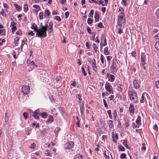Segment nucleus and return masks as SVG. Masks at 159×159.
I'll return each mask as SVG.
<instances>
[{
  "instance_id": "obj_1",
  "label": "nucleus",
  "mask_w": 159,
  "mask_h": 159,
  "mask_svg": "<svg viewBox=\"0 0 159 159\" xmlns=\"http://www.w3.org/2000/svg\"><path fill=\"white\" fill-rule=\"evenodd\" d=\"M41 24V28L39 29V32L37 33V35L39 38H44L47 36L46 31L48 30V23L45 24L44 25H42Z\"/></svg>"
},
{
  "instance_id": "obj_2",
  "label": "nucleus",
  "mask_w": 159,
  "mask_h": 159,
  "mask_svg": "<svg viewBox=\"0 0 159 159\" xmlns=\"http://www.w3.org/2000/svg\"><path fill=\"white\" fill-rule=\"evenodd\" d=\"M128 95L129 96V98L131 100L134 102L135 103L138 102V97L137 93L135 92L129 91Z\"/></svg>"
},
{
  "instance_id": "obj_3",
  "label": "nucleus",
  "mask_w": 159,
  "mask_h": 159,
  "mask_svg": "<svg viewBox=\"0 0 159 159\" xmlns=\"http://www.w3.org/2000/svg\"><path fill=\"white\" fill-rule=\"evenodd\" d=\"M147 60L146 57L144 53L141 54V66H143L144 69H145L147 64L146 63Z\"/></svg>"
},
{
  "instance_id": "obj_4",
  "label": "nucleus",
  "mask_w": 159,
  "mask_h": 159,
  "mask_svg": "<svg viewBox=\"0 0 159 159\" xmlns=\"http://www.w3.org/2000/svg\"><path fill=\"white\" fill-rule=\"evenodd\" d=\"M117 64H118V63L116 60H115V61L113 60H112V65L110 66L111 73L114 74V72H116V71L117 70Z\"/></svg>"
},
{
  "instance_id": "obj_5",
  "label": "nucleus",
  "mask_w": 159,
  "mask_h": 159,
  "mask_svg": "<svg viewBox=\"0 0 159 159\" xmlns=\"http://www.w3.org/2000/svg\"><path fill=\"white\" fill-rule=\"evenodd\" d=\"M105 89L106 90L110 93H113V90L112 89V87L109 83L107 82L105 84Z\"/></svg>"
},
{
  "instance_id": "obj_6",
  "label": "nucleus",
  "mask_w": 159,
  "mask_h": 159,
  "mask_svg": "<svg viewBox=\"0 0 159 159\" xmlns=\"http://www.w3.org/2000/svg\"><path fill=\"white\" fill-rule=\"evenodd\" d=\"M30 87L26 85L23 86L21 89L22 92L25 94H27L29 93L30 91Z\"/></svg>"
},
{
  "instance_id": "obj_7",
  "label": "nucleus",
  "mask_w": 159,
  "mask_h": 159,
  "mask_svg": "<svg viewBox=\"0 0 159 159\" xmlns=\"http://www.w3.org/2000/svg\"><path fill=\"white\" fill-rule=\"evenodd\" d=\"M74 144L73 142H70L66 143L64 144V148L66 149H70L72 148Z\"/></svg>"
},
{
  "instance_id": "obj_8",
  "label": "nucleus",
  "mask_w": 159,
  "mask_h": 159,
  "mask_svg": "<svg viewBox=\"0 0 159 159\" xmlns=\"http://www.w3.org/2000/svg\"><path fill=\"white\" fill-rule=\"evenodd\" d=\"M40 113L39 110L37 109L34 111L32 116L35 119L38 120L39 119Z\"/></svg>"
},
{
  "instance_id": "obj_9",
  "label": "nucleus",
  "mask_w": 159,
  "mask_h": 159,
  "mask_svg": "<svg viewBox=\"0 0 159 159\" xmlns=\"http://www.w3.org/2000/svg\"><path fill=\"white\" fill-rule=\"evenodd\" d=\"M125 14L123 12H120L118 16V19L117 20H120V21L125 22V18H124Z\"/></svg>"
},
{
  "instance_id": "obj_10",
  "label": "nucleus",
  "mask_w": 159,
  "mask_h": 159,
  "mask_svg": "<svg viewBox=\"0 0 159 159\" xmlns=\"http://www.w3.org/2000/svg\"><path fill=\"white\" fill-rule=\"evenodd\" d=\"M115 135L114 132L111 133V138L112 139L113 142L114 143L117 142V140L118 139V136L116 133Z\"/></svg>"
},
{
  "instance_id": "obj_11",
  "label": "nucleus",
  "mask_w": 159,
  "mask_h": 159,
  "mask_svg": "<svg viewBox=\"0 0 159 159\" xmlns=\"http://www.w3.org/2000/svg\"><path fill=\"white\" fill-rule=\"evenodd\" d=\"M16 24V22L13 21H12L10 25L11 26V29L12 33H14L17 29L15 25Z\"/></svg>"
},
{
  "instance_id": "obj_12",
  "label": "nucleus",
  "mask_w": 159,
  "mask_h": 159,
  "mask_svg": "<svg viewBox=\"0 0 159 159\" xmlns=\"http://www.w3.org/2000/svg\"><path fill=\"white\" fill-rule=\"evenodd\" d=\"M54 118L52 115H50L48 119L46 122V124L51 123L54 120Z\"/></svg>"
},
{
  "instance_id": "obj_13",
  "label": "nucleus",
  "mask_w": 159,
  "mask_h": 159,
  "mask_svg": "<svg viewBox=\"0 0 159 159\" xmlns=\"http://www.w3.org/2000/svg\"><path fill=\"white\" fill-rule=\"evenodd\" d=\"M31 28L33 30H34L36 32V37L37 36V33H38L39 29H38V27L37 25L34 24L33 23L32 24V26L31 27Z\"/></svg>"
},
{
  "instance_id": "obj_14",
  "label": "nucleus",
  "mask_w": 159,
  "mask_h": 159,
  "mask_svg": "<svg viewBox=\"0 0 159 159\" xmlns=\"http://www.w3.org/2000/svg\"><path fill=\"white\" fill-rule=\"evenodd\" d=\"M95 21V22H98L99 20V15L98 12L95 11L94 13Z\"/></svg>"
},
{
  "instance_id": "obj_15",
  "label": "nucleus",
  "mask_w": 159,
  "mask_h": 159,
  "mask_svg": "<svg viewBox=\"0 0 159 159\" xmlns=\"http://www.w3.org/2000/svg\"><path fill=\"white\" fill-rule=\"evenodd\" d=\"M101 41H103V43L102 44V45L103 46H106L107 44V40L105 37V36L104 35H102L101 36Z\"/></svg>"
},
{
  "instance_id": "obj_16",
  "label": "nucleus",
  "mask_w": 159,
  "mask_h": 159,
  "mask_svg": "<svg viewBox=\"0 0 159 159\" xmlns=\"http://www.w3.org/2000/svg\"><path fill=\"white\" fill-rule=\"evenodd\" d=\"M134 87L137 89L139 88V83L138 82V81L136 80H134L133 82Z\"/></svg>"
},
{
  "instance_id": "obj_17",
  "label": "nucleus",
  "mask_w": 159,
  "mask_h": 159,
  "mask_svg": "<svg viewBox=\"0 0 159 159\" xmlns=\"http://www.w3.org/2000/svg\"><path fill=\"white\" fill-rule=\"evenodd\" d=\"M80 110L82 116H84V102H83L82 105L80 106Z\"/></svg>"
},
{
  "instance_id": "obj_18",
  "label": "nucleus",
  "mask_w": 159,
  "mask_h": 159,
  "mask_svg": "<svg viewBox=\"0 0 159 159\" xmlns=\"http://www.w3.org/2000/svg\"><path fill=\"white\" fill-rule=\"evenodd\" d=\"M136 123L137 125H136L135 124L133 123L132 126L134 128H136L137 127V126L139 125V116H138V118L136 120Z\"/></svg>"
},
{
  "instance_id": "obj_19",
  "label": "nucleus",
  "mask_w": 159,
  "mask_h": 159,
  "mask_svg": "<svg viewBox=\"0 0 159 159\" xmlns=\"http://www.w3.org/2000/svg\"><path fill=\"white\" fill-rule=\"evenodd\" d=\"M125 23V22L120 21V20H117V25L118 26V28H122V23Z\"/></svg>"
},
{
  "instance_id": "obj_20",
  "label": "nucleus",
  "mask_w": 159,
  "mask_h": 159,
  "mask_svg": "<svg viewBox=\"0 0 159 159\" xmlns=\"http://www.w3.org/2000/svg\"><path fill=\"white\" fill-rule=\"evenodd\" d=\"M74 159H84L82 155L77 154L74 156Z\"/></svg>"
},
{
  "instance_id": "obj_21",
  "label": "nucleus",
  "mask_w": 159,
  "mask_h": 159,
  "mask_svg": "<svg viewBox=\"0 0 159 159\" xmlns=\"http://www.w3.org/2000/svg\"><path fill=\"white\" fill-rule=\"evenodd\" d=\"M129 111L130 113H133L134 112V106L133 104H130L129 107Z\"/></svg>"
},
{
  "instance_id": "obj_22",
  "label": "nucleus",
  "mask_w": 159,
  "mask_h": 159,
  "mask_svg": "<svg viewBox=\"0 0 159 159\" xmlns=\"http://www.w3.org/2000/svg\"><path fill=\"white\" fill-rule=\"evenodd\" d=\"M108 123L109 125V127L110 128V130L111 129L113 128V121L112 120H109L108 121Z\"/></svg>"
},
{
  "instance_id": "obj_23",
  "label": "nucleus",
  "mask_w": 159,
  "mask_h": 159,
  "mask_svg": "<svg viewBox=\"0 0 159 159\" xmlns=\"http://www.w3.org/2000/svg\"><path fill=\"white\" fill-rule=\"evenodd\" d=\"M104 53L105 55H108L110 54V52L108 50V47H106L104 49Z\"/></svg>"
},
{
  "instance_id": "obj_24",
  "label": "nucleus",
  "mask_w": 159,
  "mask_h": 159,
  "mask_svg": "<svg viewBox=\"0 0 159 159\" xmlns=\"http://www.w3.org/2000/svg\"><path fill=\"white\" fill-rule=\"evenodd\" d=\"M115 79V76L112 74L110 75L108 78V80L110 81L113 82Z\"/></svg>"
},
{
  "instance_id": "obj_25",
  "label": "nucleus",
  "mask_w": 159,
  "mask_h": 159,
  "mask_svg": "<svg viewBox=\"0 0 159 159\" xmlns=\"http://www.w3.org/2000/svg\"><path fill=\"white\" fill-rule=\"evenodd\" d=\"M60 130V128L59 127H57L55 129L54 133L56 137H57L58 133Z\"/></svg>"
},
{
  "instance_id": "obj_26",
  "label": "nucleus",
  "mask_w": 159,
  "mask_h": 159,
  "mask_svg": "<svg viewBox=\"0 0 159 159\" xmlns=\"http://www.w3.org/2000/svg\"><path fill=\"white\" fill-rule=\"evenodd\" d=\"M7 112L6 111L5 112V123L7 124L8 122L9 118L8 115H7Z\"/></svg>"
},
{
  "instance_id": "obj_27",
  "label": "nucleus",
  "mask_w": 159,
  "mask_h": 159,
  "mask_svg": "<svg viewBox=\"0 0 159 159\" xmlns=\"http://www.w3.org/2000/svg\"><path fill=\"white\" fill-rule=\"evenodd\" d=\"M50 12L47 9H46L45 11L44 16H47L48 17L50 16Z\"/></svg>"
},
{
  "instance_id": "obj_28",
  "label": "nucleus",
  "mask_w": 159,
  "mask_h": 159,
  "mask_svg": "<svg viewBox=\"0 0 159 159\" xmlns=\"http://www.w3.org/2000/svg\"><path fill=\"white\" fill-rule=\"evenodd\" d=\"M55 80H56V81L57 83H60V82H61L62 79L61 77L60 76H59L56 77Z\"/></svg>"
},
{
  "instance_id": "obj_29",
  "label": "nucleus",
  "mask_w": 159,
  "mask_h": 159,
  "mask_svg": "<svg viewBox=\"0 0 159 159\" xmlns=\"http://www.w3.org/2000/svg\"><path fill=\"white\" fill-rule=\"evenodd\" d=\"M41 116L43 118H46L48 116L47 114L45 112H43L41 114Z\"/></svg>"
},
{
  "instance_id": "obj_30",
  "label": "nucleus",
  "mask_w": 159,
  "mask_h": 159,
  "mask_svg": "<svg viewBox=\"0 0 159 159\" xmlns=\"http://www.w3.org/2000/svg\"><path fill=\"white\" fill-rule=\"evenodd\" d=\"M93 52H96L97 51L98 47L96 45V44L94 43H93Z\"/></svg>"
},
{
  "instance_id": "obj_31",
  "label": "nucleus",
  "mask_w": 159,
  "mask_h": 159,
  "mask_svg": "<svg viewBox=\"0 0 159 159\" xmlns=\"http://www.w3.org/2000/svg\"><path fill=\"white\" fill-rule=\"evenodd\" d=\"M117 90L122 92L123 90V85L121 84H119V86L118 85L117 88Z\"/></svg>"
},
{
  "instance_id": "obj_32",
  "label": "nucleus",
  "mask_w": 159,
  "mask_h": 159,
  "mask_svg": "<svg viewBox=\"0 0 159 159\" xmlns=\"http://www.w3.org/2000/svg\"><path fill=\"white\" fill-rule=\"evenodd\" d=\"M19 40V37H16L14 39V43L16 46H17L18 44V41Z\"/></svg>"
},
{
  "instance_id": "obj_33",
  "label": "nucleus",
  "mask_w": 159,
  "mask_h": 159,
  "mask_svg": "<svg viewBox=\"0 0 159 159\" xmlns=\"http://www.w3.org/2000/svg\"><path fill=\"white\" fill-rule=\"evenodd\" d=\"M48 76V74L47 72L44 73V74H43V73H42V77H43V78H44L45 79H46L45 80V81H46L47 80H48V79L46 78Z\"/></svg>"
},
{
  "instance_id": "obj_34",
  "label": "nucleus",
  "mask_w": 159,
  "mask_h": 159,
  "mask_svg": "<svg viewBox=\"0 0 159 159\" xmlns=\"http://www.w3.org/2000/svg\"><path fill=\"white\" fill-rule=\"evenodd\" d=\"M155 48L157 50H159V41L156 42L155 44Z\"/></svg>"
},
{
  "instance_id": "obj_35",
  "label": "nucleus",
  "mask_w": 159,
  "mask_h": 159,
  "mask_svg": "<svg viewBox=\"0 0 159 159\" xmlns=\"http://www.w3.org/2000/svg\"><path fill=\"white\" fill-rule=\"evenodd\" d=\"M96 130L99 134H102L103 133V131L102 130L99 126L96 129Z\"/></svg>"
},
{
  "instance_id": "obj_36",
  "label": "nucleus",
  "mask_w": 159,
  "mask_h": 159,
  "mask_svg": "<svg viewBox=\"0 0 159 159\" xmlns=\"http://www.w3.org/2000/svg\"><path fill=\"white\" fill-rule=\"evenodd\" d=\"M27 40L26 38H25L22 41V43L21 45L24 46V45L27 43Z\"/></svg>"
},
{
  "instance_id": "obj_37",
  "label": "nucleus",
  "mask_w": 159,
  "mask_h": 159,
  "mask_svg": "<svg viewBox=\"0 0 159 159\" xmlns=\"http://www.w3.org/2000/svg\"><path fill=\"white\" fill-rule=\"evenodd\" d=\"M81 72L84 76H86L87 75V73L85 71L84 67L83 66L81 67Z\"/></svg>"
},
{
  "instance_id": "obj_38",
  "label": "nucleus",
  "mask_w": 159,
  "mask_h": 159,
  "mask_svg": "<svg viewBox=\"0 0 159 159\" xmlns=\"http://www.w3.org/2000/svg\"><path fill=\"white\" fill-rule=\"evenodd\" d=\"M92 66L93 68V70H95L97 69L96 64L95 62H93L92 64Z\"/></svg>"
},
{
  "instance_id": "obj_39",
  "label": "nucleus",
  "mask_w": 159,
  "mask_h": 159,
  "mask_svg": "<svg viewBox=\"0 0 159 159\" xmlns=\"http://www.w3.org/2000/svg\"><path fill=\"white\" fill-rule=\"evenodd\" d=\"M24 11L25 12H26L28 10V6L27 4H25L24 6Z\"/></svg>"
},
{
  "instance_id": "obj_40",
  "label": "nucleus",
  "mask_w": 159,
  "mask_h": 159,
  "mask_svg": "<svg viewBox=\"0 0 159 159\" xmlns=\"http://www.w3.org/2000/svg\"><path fill=\"white\" fill-rule=\"evenodd\" d=\"M23 116H24V118L25 120H27L28 118V114L26 112H24L23 113Z\"/></svg>"
},
{
  "instance_id": "obj_41",
  "label": "nucleus",
  "mask_w": 159,
  "mask_h": 159,
  "mask_svg": "<svg viewBox=\"0 0 159 159\" xmlns=\"http://www.w3.org/2000/svg\"><path fill=\"white\" fill-rule=\"evenodd\" d=\"M49 26H50L49 29L52 31H53V23L52 22H50L49 23Z\"/></svg>"
},
{
  "instance_id": "obj_42",
  "label": "nucleus",
  "mask_w": 159,
  "mask_h": 159,
  "mask_svg": "<svg viewBox=\"0 0 159 159\" xmlns=\"http://www.w3.org/2000/svg\"><path fill=\"white\" fill-rule=\"evenodd\" d=\"M94 13V11L93 10H91L90 11L89 16V17H93Z\"/></svg>"
},
{
  "instance_id": "obj_43",
  "label": "nucleus",
  "mask_w": 159,
  "mask_h": 159,
  "mask_svg": "<svg viewBox=\"0 0 159 159\" xmlns=\"http://www.w3.org/2000/svg\"><path fill=\"white\" fill-rule=\"evenodd\" d=\"M76 98H78V99L80 101H81L82 100V99L81 98L82 97L81 95L80 94H77L76 95Z\"/></svg>"
},
{
  "instance_id": "obj_44",
  "label": "nucleus",
  "mask_w": 159,
  "mask_h": 159,
  "mask_svg": "<svg viewBox=\"0 0 159 159\" xmlns=\"http://www.w3.org/2000/svg\"><path fill=\"white\" fill-rule=\"evenodd\" d=\"M126 154L125 153H122L120 156V158L121 159H124L126 157Z\"/></svg>"
},
{
  "instance_id": "obj_45",
  "label": "nucleus",
  "mask_w": 159,
  "mask_h": 159,
  "mask_svg": "<svg viewBox=\"0 0 159 159\" xmlns=\"http://www.w3.org/2000/svg\"><path fill=\"white\" fill-rule=\"evenodd\" d=\"M107 113L109 115V117L110 119H112L113 117L112 115L111 114V110H108L107 111Z\"/></svg>"
},
{
  "instance_id": "obj_46",
  "label": "nucleus",
  "mask_w": 159,
  "mask_h": 159,
  "mask_svg": "<svg viewBox=\"0 0 159 159\" xmlns=\"http://www.w3.org/2000/svg\"><path fill=\"white\" fill-rule=\"evenodd\" d=\"M14 6H15V7L16 8V9L17 11H19L21 8V7L19 6L17 4H15L14 5Z\"/></svg>"
},
{
  "instance_id": "obj_47",
  "label": "nucleus",
  "mask_w": 159,
  "mask_h": 159,
  "mask_svg": "<svg viewBox=\"0 0 159 159\" xmlns=\"http://www.w3.org/2000/svg\"><path fill=\"white\" fill-rule=\"evenodd\" d=\"M93 22V20L90 18H88L87 20V23L89 25L91 24Z\"/></svg>"
},
{
  "instance_id": "obj_48",
  "label": "nucleus",
  "mask_w": 159,
  "mask_h": 159,
  "mask_svg": "<svg viewBox=\"0 0 159 159\" xmlns=\"http://www.w3.org/2000/svg\"><path fill=\"white\" fill-rule=\"evenodd\" d=\"M119 150L120 151H124L125 150V148L122 145L119 146Z\"/></svg>"
},
{
  "instance_id": "obj_49",
  "label": "nucleus",
  "mask_w": 159,
  "mask_h": 159,
  "mask_svg": "<svg viewBox=\"0 0 159 159\" xmlns=\"http://www.w3.org/2000/svg\"><path fill=\"white\" fill-rule=\"evenodd\" d=\"M145 93H143V94H142V95L141 97V98L142 99L140 101V102H141V103H143V102H144V99L145 98V97H144V94H145Z\"/></svg>"
},
{
  "instance_id": "obj_50",
  "label": "nucleus",
  "mask_w": 159,
  "mask_h": 159,
  "mask_svg": "<svg viewBox=\"0 0 159 159\" xmlns=\"http://www.w3.org/2000/svg\"><path fill=\"white\" fill-rule=\"evenodd\" d=\"M43 12H40L39 14V17L40 19L41 20L43 18Z\"/></svg>"
},
{
  "instance_id": "obj_51",
  "label": "nucleus",
  "mask_w": 159,
  "mask_h": 159,
  "mask_svg": "<svg viewBox=\"0 0 159 159\" xmlns=\"http://www.w3.org/2000/svg\"><path fill=\"white\" fill-rule=\"evenodd\" d=\"M156 16L157 18L159 19V8L157 9L156 11Z\"/></svg>"
},
{
  "instance_id": "obj_52",
  "label": "nucleus",
  "mask_w": 159,
  "mask_h": 159,
  "mask_svg": "<svg viewBox=\"0 0 159 159\" xmlns=\"http://www.w3.org/2000/svg\"><path fill=\"white\" fill-rule=\"evenodd\" d=\"M5 32L4 29H0V34L3 35H5Z\"/></svg>"
},
{
  "instance_id": "obj_53",
  "label": "nucleus",
  "mask_w": 159,
  "mask_h": 159,
  "mask_svg": "<svg viewBox=\"0 0 159 159\" xmlns=\"http://www.w3.org/2000/svg\"><path fill=\"white\" fill-rule=\"evenodd\" d=\"M103 101L104 104V107L106 108H108V105L106 102V100L105 99H103Z\"/></svg>"
},
{
  "instance_id": "obj_54",
  "label": "nucleus",
  "mask_w": 159,
  "mask_h": 159,
  "mask_svg": "<svg viewBox=\"0 0 159 159\" xmlns=\"http://www.w3.org/2000/svg\"><path fill=\"white\" fill-rule=\"evenodd\" d=\"M25 132L27 135H29L31 133V131L29 129H26Z\"/></svg>"
},
{
  "instance_id": "obj_55",
  "label": "nucleus",
  "mask_w": 159,
  "mask_h": 159,
  "mask_svg": "<svg viewBox=\"0 0 159 159\" xmlns=\"http://www.w3.org/2000/svg\"><path fill=\"white\" fill-rule=\"evenodd\" d=\"M100 56V60L102 64H103L104 63V57L102 54H101Z\"/></svg>"
},
{
  "instance_id": "obj_56",
  "label": "nucleus",
  "mask_w": 159,
  "mask_h": 159,
  "mask_svg": "<svg viewBox=\"0 0 159 159\" xmlns=\"http://www.w3.org/2000/svg\"><path fill=\"white\" fill-rule=\"evenodd\" d=\"M92 35H93V36L91 38V40H94L95 36V35H96V33L95 32H93L92 33Z\"/></svg>"
},
{
  "instance_id": "obj_57",
  "label": "nucleus",
  "mask_w": 159,
  "mask_h": 159,
  "mask_svg": "<svg viewBox=\"0 0 159 159\" xmlns=\"http://www.w3.org/2000/svg\"><path fill=\"white\" fill-rule=\"evenodd\" d=\"M97 26L100 28H103L104 26L103 25V24L102 23L100 22L97 25Z\"/></svg>"
},
{
  "instance_id": "obj_58",
  "label": "nucleus",
  "mask_w": 159,
  "mask_h": 159,
  "mask_svg": "<svg viewBox=\"0 0 159 159\" xmlns=\"http://www.w3.org/2000/svg\"><path fill=\"white\" fill-rule=\"evenodd\" d=\"M104 2L103 1L101 0L99 1V2H98V4L99 5L102 4V6H105V4H103Z\"/></svg>"
},
{
  "instance_id": "obj_59",
  "label": "nucleus",
  "mask_w": 159,
  "mask_h": 159,
  "mask_svg": "<svg viewBox=\"0 0 159 159\" xmlns=\"http://www.w3.org/2000/svg\"><path fill=\"white\" fill-rule=\"evenodd\" d=\"M54 19H56L57 20L60 21L61 20V19L59 16H55L54 18Z\"/></svg>"
},
{
  "instance_id": "obj_60",
  "label": "nucleus",
  "mask_w": 159,
  "mask_h": 159,
  "mask_svg": "<svg viewBox=\"0 0 159 159\" xmlns=\"http://www.w3.org/2000/svg\"><path fill=\"white\" fill-rule=\"evenodd\" d=\"M85 45L87 49H88L89 48V46H90V45L89 42H86L85 43Z\"/></svg>"
},
{
  "instance_id": "obj_61",
  "label": "nucleus",
  "mask_w": 159,
  "mask_h": 159,
  "mask_svg": "<svg viewBox=\"0 0 159 159\" xmlns=\"http://www.w3.org/2000/svg\"><path fill=\"white\" fill-rule=\"evenodd\" d=\"M30 148L32 149H34L35 148V144L34 143H32Z\"/></svg>"
},
{
  "instance_id": "obj_62",
  "label": "nucleus",
  "mask_w": 159,
  "mask_h": 159,
  "mask_svg": "<svg viewBox=\"0 0 159 159\" xmlns=\"http://www.w3.org/2000/svg\"><path fill=\"white\" fill-rule=\"evenodd\" d=\"M33 7L36 9H38V10L40 9V7L39 6L37 5H34L33 6Z\"/></svg>"
},
{
  "instance_id": "obj_63",
  "label": "nucleus",
  "mask_w": 159,
  "mask_h": 159,
  "mask_svg": "<svg viewBox=\"0 0 159 159\" xmlns=\"http://www.w3.org/2000/svg\"><path fill=\"white\" fill-rule=\"evenodd\" d=\"M59 110L61 113H64V108L62 107H60L59 108Z\"/></svg>"
},
{
  "instance_id": "obj_64",
  "label": "nucleus",
  "mask_w": 159,
  "mask_h": 159,
  "mask_svg": "<svg viewBox=\"0 0 159 159\" xmlns=\"http://www.w3.org/2000/svg\"><path fill=\"white\" fill-rule=\"evenodd\" d=\"M156 87L157 88H159V80H158L156 82Z\"/></svg>"
}]
</instances>
